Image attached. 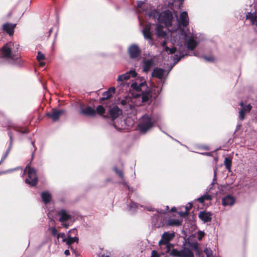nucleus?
<instances>
[{"label":"nucleus","mask_w":257,"mask_h":257,"mask_svg":"<svg viewBox=\"0 0 257 257\" xmlns=\"http://www.w3.org/2000/svg\"><path fill=\"white\" fill-rule=\"evenodd\" d=\"M58 215L60 216L59 220L61 223L62 225L66 228H68L69 224L67 222L71 219V215L65 209L60 210L58 212Z\"/></svg>","instance_id":"obj_9"},{"label":"nucleus","mask_w":257,"mask_h":257,"mask_svg":"<svg viewBox=\"0 0 257 257\" xmlns=\"http://www.w3.org/2000/svg\"><path fill=\"white\" fill-rule=\"evenodd\" d=\"M95 110L96 113H98L100 115H102L105 112V108L101 105H98L96 108V110Z\"/></svg>","instance_id":"obj_33"},{"label":"nucleus","mask_w":257,"mask_h":257,"mask_svg":"<svg viewBox=\"0 0 257 257\" xmlns=\"http://www.w3.org/2000/svg\"><path fill=\"white\" fill-rule=\"evenodd\" d=\"M156 211H157V212H158V213H165V212H164V211H162V210H161L160 211H159V210H156Z\"/></svg>","instance_id":"obj_52"},{"label":"nucleus","mask_w":257,"mask_h":257,"mask_svg":"<svg viewBox=\"0 0 257 257\" xmlns=\"http://www.w3.org/2000/svg\"><path fill=\"white\" fill-rule=\"evenodd\" d=\"M111 96L112 95L110 94V93H109V91H106L103 93L101 100L107 99L110 98Z\"/></svg>","instance_id":"obj_35"},{"label":"nucleus","mask_w":257,"mask_h":257,"mask_svg":"<svg viewBox=\"0 0 257 257\" xmlns=\"http://www.w3.org/2000/svg\"><path fill=\"white\" fill-rule=\"evenodd\" d=\"M114 170L116 174H117L119 177H120L122 180H124V176H123V172L121 170H118L117 168L115 167L114 168Z\"/></svg>","instance_id":"obj_34"},{"label":"nucleus","mask_w":257,"mask_h":257,"mask_svg":"<svg viewBox=\"0 0 257 257\" xmlns=\"http://www.w3.org/2000/svg\"><path fill=\"white\" fill-rule=\"evenodd\" d=\"M198 217L204 223L210 222L212 219V213L210 212L202 211L200 212Z\"/></svg>","instance_id":"obj_18"},{"label":"nucleus","mask_w":257,"mask_h":257,"mask_svg":"<svg viewBox=\"0 0 257 257\" xmlns=\"http://www.w3.org/2000/svg\"><path fill=\"white\" fill-rule=\"evenodd\" d=\"M144 4V3L142 1H138L137 6H138V19L140 21V24H142V21H143V17H145V19L147 21H149L148 17H146L147 14L150 13V12H148L144 7L142 8V6Z\"/></svg>","instance_id":"obj_10"},{"label":"nucleus","mask_w":257,"mask_h":257,"mask_svg":"<svg viewBox=\"0 0 257 257\" xmlns=\"http://www.w3.org/2000/svg\"><path fill=\"white\" fill-rule=\"evenodd\" d=\"M154 63L152 59H148L144 62L143 70L145 72H149L151 69L154 66Z\"/></svg>","instance_id":"obj_23"},{"label":"nucleus","mask_w":257,"mask_h":257,"mask_svg":"<svg viewBox=\"0 0 257 257\" xmlns=\"http://www.w3.org/2000/svg\"><path fill=\"white\" fill-rule=\"evenodd\" d=\"M204 154L206 155H209V153H205Z\"/></svg>","instance_id":"obj_55"},{"label":"nucleus","mask_w":257,"mask_h":257,"mask_svg":"<svg viewBox=\"0 0 257 257\" xmlns=\"http://www.w3.org/2000/svg\"><path fill=\"white\" fill-rule=\"evenodd\" d=\"M235 201V198L234 197L228 195L222 198V204L224 206H231L234 204Z\"/></svg>","instance_id":"obj_20"},{"label":"nucleus","mask_w":257,"mask_h":257,"mask_svg":"<svg viewBox=\"0 0 257 257\" xmlns=\"http://www.w3.org/2000/svg\"><path fill=\"white\" fill-rule=\"evenodd\" d=\"M45 58V55L41 52H39L38 53L37 59L38 61H40L41 60H44Z\"/></svg>","instance_id":"obj_38"},{"label":"nucleus","mask_w":257,"mask_h":257,"mask_svg":"<svg viewBox=\"0 0 257 257\" xmlns=\"http://www.w3.org/2000/svg\"><path fill=\"white\" fill-rule=\"evenodd\" d=\"M171 226H179L181 225V222L177 219H170L168 222Z\"/></svg>","instance_id":"obj_32"},{"label":"nucleus","mask_w":257,"mask_h":257,"mask_svg":"<svg viewBox=\"0 0 257 257\" xmlns=\"http://www.w3.org/2000/svg\"><path fill=\"white\" fill-rule=\"evenodd\" d=\"M0 57L14 63L20 57V45L16 42H9L0 49Z\"/></svg>","instance_id":"obj_4"},{"label":"nucleus","mask_w":257,"mask_h":257,"mask_svg":"<svg viewBox=\"0 0 257 257\" xmlns=\"http://www.w3.org/2000/svg\"><path fill=\"white\" fill-rule=\"evenodd\" d=\"M27 170H28V178L25 180V182L31 186H34L37 184L38 181L36 170L33 168L27 166L24 173H26Z\"/></svg>","instance_id":"obj_8"},{"label":"nucleus","mask_w":257,"mask_h":257,"mask_svg":"<svg viewBox=\"0 0 257 257\" xmlns=\"http://www.w3.org/2000/svg\"><path fill=\"white\" fill-rule=\"evenodd\" d=\"M174 209H175V208H172V210H174Z\"/></svg>","instance_id":"obj_59"},{"label":"nucleus","mask_w":257,"mask_h":257,"mask_svg":"<svg viewBox=\"0 0 257 257\" xmlns=\"http://www.w3.org/2000/svg\"><path fill=\"white\" fill-rule=\"evenodd\" d=\"M204 235V233L202 231H199L198 232L197 238L199 240H201Z\"/></svg>","instance_id":"obj_40"},{"label":"nucleus","mask_w":257,"mask_h":257,"mask_svg":"<svg viewBox=\"0 0 257 257\" xmlns=\"http://www.w3.org/2000/svg\"><path fill=\"white\" fill-rule=\"evenodd\" d=\"M211 199L212 196L210 195L205 194L199 197L198 198V200L200 203H202L204 202L205 200H210Z\"/></svg>","instance_id":"obj_29"},{"label":"nucleus","mask_w":257,"mask_h":257,"mask_svg":"<svg viewBox=\"0 0 257 257\" xmlns=\"http://www.w3.org/2000/svg\"><path fill=\"white\" fill-rule=\"evenodd\" d=\"M126 185L127 188H128V189L130 191L132 190V189H131L130 187L127 185L126 184Z\"/></svg>","instance_id":"obj_53"},{"label":"nucleus","mask_w":257,"mask_h":257,"mask_svg":"<svg viewBox=\"0 0 257 257\" xmlns=\"http://www.w3.org/2000/svg\"><path fill=\"white\" fill-rule=\"evenodd\" d=\"M175 236L174 232H166L162 235L161 239L159 242V246L162 248L165 246L166 250V252L170 251V255L175 257H194V255L192 251L187 246V244H185L184 246L180 249L177 248H173L171 250V247L173 246L169 243Z\"/></svg>","instance_id":"obj_3"},{"label":"nucleus","mask_w":257,"mask_h":257,"mask_svg":"<svg viewBox=\"0 0 257 257\" xmlns=\"http://www.w3.org/2000/svg\"><path fill=\"white\" fill-rule=\"evenodd\" d=\"M115 90V88L113 87H110L107 91H109V92L110 93V94L112 95V94L114 93Z\"/></svg>","instance_id":"obj_42"},{"label":"nucleus","mask_w":257,"mask_h":257,"mask_svg":"<svg viewBox=\"0 0 257 257\" xmlns=\"http://www.w3.org/2000/svg\"><path fill=\"white\" fill-rule=\"evenodd\" d=\"M149 21L154 20L155 22L164 24L170 32L171 42L174 46L170 49L166 46L165 41L162 43V46L164 47V50L170 54H175L173 56V60L175 63H177L185 56L194 55L197 56L194 52H192L191 54L188 52V50L193 51L197 46V42L194 40L193 35L187 34L183 29H174L172 26L173 16L172 12L169 10L165 11L159 13L156 10H153L147 14Z\"/></svg>","instance_id":"obj_1"},{"label":"nucleus","mask_w":257,"mask_h":257,"mask_svg":"<svg viewBox=\"0 0 257 257\" xmlns=\"http://www.w3.org/2000/svg\"><path fill=\"white\" fill-rule=\"evenodd\" d=\"M241 107L239 113V119L242 121L245 118V115L248 113L252 109V106L250 104H244L243 101H240L239 103Z\"/></svg>","instance_id":"obj_12"},{"label":"nucleus","mask_w":257,"mask_h":257,"mask_svg":"<svg viewBox=\"0 0 257 257\" xmlns=\"http://www.w3.org/2000/svg\"><path fill=\"white\" fill-rule=\"evenodd\" d=\"M65 113L63 109H52L51 112L47 113L46 115L50 117L53 121H55L59 119L60 116Z\"/></svg>","instance_id":"obj_14"},{"label":"nucleus","mask_w":257,"mask_h":257,"mask_svg":"<svg viewBox=\"0 0 257 257\" xmlns=\"http://www.w3.org/2000/svg\"><path fill=\"white\" fill-rule=\"evenodd\" d=\"M76 233V230L75 228L72 229L69 231L68 236H70L72 234H75Z\"/></svg>","instance_id":"obj_41"},{"label":"nucleus","mask_w":257,"mask_h":257,"mask_svg":"<svg viewBox=\"0 0 257 257\" xmlns=\"http://www.w3.org/2000/svg\"><path fill=\"white\" fill-rule=\"evenodd\" d=\"M49 229L51 231V234L53 236L57 237L58 236V234L59 233H58L57 230L55 227L53 226L52 227H50Z\"/></svg>","instance_id":"obj_36"},{"label":"nucleus","mask_w":257,"mask_h":257,"mask_svg":"<svg viewBox=\"0 0 257 257\" xmlns=\"http://www.w3.org/2000/svg\"><path fill=\"white\" fill-rule=\"evenodd\" d=\"M185 213H180V215L182 216L183 214H184Z\"/></svg>","instance_id":"obj_56"},{"label":"nucleus","mask_w":257,"mask_h":257,"mask_svg":"<svg viewBox=\"0 0 257 257\" xmlns=\"http://www.w3.org/2000/svg\"><path fill=\"white\" fill-rule=\"evenodd\" d=\"M64 253L66 255H68L70 254V251L68 249H66L65 250Z\"/></svg>","instance_id":"obj_48"},{"label":"nucleus","mask_w":257,"mask_h":257,"mask_svg":"<svg viewBox=\"0 0 257 257\" xmlns=\"http://www.w3.org/2000/svg\"><path fill=\"white\" fill-rule=\"evenodd\" d=\"M16 26V24H15L6 23L3 24L2 28L3 31L9 34L10 36H12L14 33V29Z\"/></svg>","instance_id":"obj_19"},{"label":"nucleus","mask_w":257,"mask_h":257,"mask_svg":"<svg viewBox=\"0 0 257 257\" xmlns=\"http://www.w3.org/2000/svg\"><path fill=\"white\" fill-rule=\"evenodd\" d=\"M80 114L89 116L93 117L96 115V110L91 106L86 105L84 107H81L80 108Z\"/></svg>","instance_id":"obj_13"},{"label":"nucleus","mask_w":257,"mask_h":257,"mask_svg":"<svg viewBox=\"0 0 257 257\" xmlns=\"http://www.w3.org/2000/svg\"><path fill=\"white\" fill-rule=\"evenodd\" d=\"M17 169H18V168H15V169H10V170L6 171V172H7V173L11 172L12 171H14L17 170Z\"/></svg>","instance_id":"obj_49"},{"label":"nucleus","mask_w":257,"mask_h":257,"mask_svg":"<svg viewBox=\"0 0 257 257\" xmlns=\"http://www.w3.org/2000/svg\"><path fill=\"white\" fill-rule=\"evenodd\" d=\"M204 58L207 61H212L214 59L213 57H204Z\"/></svg>","instance_id":"obj_46"},{"label":"nucleus","mask_w":257,"mask_h":257,"mask_svg":"<svg viewBox=\"0 0 257 257\" xmlns=\"http://www.w3.org/2000/svg\"><path fill=\"white\" fill-rule=\"evenodd\" d=\"M161 253H159L156 250H153L151 252V257H160Z\"/></svg>","instance_id":"obj_39"},{"label":"nucleus","mask_w":257,"mask_h":257,"mask_svg":"<svg viewBox=\"0 0 257 257\" xmlns=\"http://www.w3.org/2000/svg\"><path fill=\"white\" fill-rule=\"evenodd\" d=\"M155 121L148 114L144 115L140 119L138 126L141 132L145 133L149 130L151 128Z\"/></svg>","instance_id":"obj_7"},{"label":"nucleus","mask_w":257,"mask_h":257,"mask_svg":"<svg viewBox=\"0 0 257 257\" xmlns=\"http://www.w3.org/2000/svg\"><path fill=\"white\" fill-rule=\"evenodd\" d=\"M127 51L130 58L134 59H139L141 54V49L135 44L130 45L128 48Z\"/></svg>","instance_id":"obj_11"},{"label":"nucleus","mask_w":257,"mask_h":257,"mask_svg":"<svg viewBox=\"0 0 257 257\" xmlns=\"http://www.w3.org/2000/svg\"><path fill=\"white\" fill-rule=\"evenodd\" d=\"M164 73V69L158 67L155 68L153 71L152 76L159 79L158 85L157 86L156 85L154 84L153 86L152 89L155 94H158L162 91L163 85L164 83V81L163 80Z\"/></svg>","instance_id":"obj_5"},{"label":"nucleus","mask_w":257,"mask_h":257,"mask_svg":"<svg viewBox=\"0 0 257 257\" xmlns=\"http://www.w3.org/2000/svg\"><path fill=\"white\" fill-rule=\"evenodd\" d=\"M151 22H149V24H147L143 30V34L145 38L150 41L152 40V35L150 31Z\"/></svg>","instance_id":"obj_21"},{"label":"nucleus","mask_w":257,"mask_h":257,"mask_svg":"<svg viewBox=\"0 0 257 257\" xmlns=\"http://www.w3.org/2000/svg\"><path fill=\"white\" fill-rule=\"evenodd\" d=\"M224 164L226 169L229 171H230L232 164L231 160L229 158H225L224 159Z\"/></svg>","instance_id":"obj_31"},{"label":"nucleus","mask_w":257,"mask_h":257,"mask_svg":"<svg viewBox=\"0 0 257 257\" xmlns=\"http://www.w3.org/2000/svg\"><path fill=\"white\" fill-rule=\"evenodd\" d=\"M189 24V17L188 14L186 12L184 11L180 13L179 18H177V24L174 26V29H183L185 30V32L187 33V34H190V35H193L194 36V40L197 42V44L198 42L195 40L196 38V36L194 34L190 33L188 30H185V28H182L181 26L184 28L186 27Z\"/></svg>","instance_id":"obj_6"},{"label":"nucleus","mask_w":257,"mask_h":257,"mask_svg":"<svg viewBox=\"0 0 257 257\" xmlns=\"http://www.w3.org/2000/svg\"><path fill=\"white\" fill-rule=\"evenodd\" d=\"M78 238L77 237H72L71 236H68V237L66 239L65 241L68 245H70L74 242H78Z\"/></svg>","instance_id":"obj_30"},{"label":"nucleus","mask_w":257,"mask_h":257,"mask_svg":"<svg viewBox=\"0 0 257 257\" xmlns=\"http://www.w3.org/2000/svg\"><path fill=\"white\" fill-rule=\"evenodd\" d=\"M137 75V72L134 70H131L124 74L119 75L117 77V81L118 82H121L123 80H128L131 77H136Z\"/></svg>","instance_id":"obj_17"},{"label":"nucleus","mask_w":257,"mask_h":257,"mask_svg":"<svg viewBox=\"0 0 257 257\" xmlns=\"http://www.w3.org/2000/svg\"><path fill=\"white\" fill-rule=\"evenodd\" d=\"M41 198L43 202L47 204L51 200V195L48 191H45L41 193Z\"/></svg>","instance_id":"obj_27"},{"label":"nucleus","mask_w":257,"mask_h":257,"mask_svg":"<svg viewBox=\"0 0 257 257\" xmlns=\"http://www.w3.org/2000/svg\"><path fill=\"white\" fill-rule=\"evenodd\" d=\"M51 32H52V29H51L50 30V33H51Z\"/></svg>","instance_id":"obj_57"},{"label":"nucleus","mask_w":257,"mask_h":257,"mask_svg":"<svg viewBox=\"0 0 257 257\" xmlns=\"http://www.w3.org/2000/svg\"><path fill=\"white\" fill-rule=\"evenodd\" d=\"M61 238L63 242H65L66 240V235L64 233H59L57 237V241L59 242V239Z\"/></svg>","instance_id":"obj_37"},{"label":"nucleus","mask_w":257,"mask_h":257,"mask_svg":"<svg viewBox=\"0 0 257 257\" xmlns=\"http://www.w3.org/2000/svg\"><path fill=\"white\" fill-rule=\"evenodd\" d=\"M7 126L8 128L13 127L16 130L17 132L21 133L22 134H27L28 133V131L26 128H23L20 127H18L11 121H9L8 122V124H7Z\"/></svg>","instance_id":"obj_22"},{"label":"nucleus","mask_w":257,"mask_h":257,"mask_svg":"<svg viewBox=\"0 0 257 257\" xmlns=\"http://www.w3.org/2000/svg\"><path fill=\"white\" fill-rule=\"evenodd\" d=\"M161 249V254H164L165 253H168V252H166L165 250H166L165 246H163V247L162 248H161L160 246Z\"/></svg>","instance_id":"obj_43"},{"label":"nucleus","mask_w":257,"mask_h":257,"mask_svg":"<svg viewBox=\"0 0 257 257\" xmlns=\"http://www.w3.org/2000/svg\"><path fill=\"white\" fill-rule=\"evenodd\" d=\"M101 257H109V256L108 255H102Z\"/></svg>","instance_id":"obj_54"},{"label":"nucleus","mask_w":257,"mask_h":257,"mask_svg":"<svg viewBox=\"0 0 257 257\" xmlns=\"http://www.w3.org/2000/svg\"><path fill=\"white\" fill-rule=\"evenodd\" d=\"M31 143H32V145H33V146L34 147V150H33V151L32 152V158L33 159V158L34 157V152L36 150V148L34 146V142H32Z\"/></svg>","instance_id":"obj_44"},{"label":"nucleus","mask_w":257,"mask_h":257,"mask_svg":"<svg viewBox=\"0 0 257 257\" xmlns=\"http://www.w3.org/2000/svg\"><path fill=\"white\" fill-rule=\"evenodd\" d=\"M139 206L137 203L131 200V202L128 205V211L131 213H134L137 210Z\"/></svg>","instance_id":"obj_28"},{"label":"nucleus","mask_w":257,"mask_h":257,"mask_svg":"<svg viewBox=\"0 0 257 257\" xmlns=\"http://www.w3.org/2000/svg\"><path fill=\"white\" fill-rule=\"evenodd\" d=\"M193 247L195 250L196 254L198 257H212V250L209 248L206 247L203 252H200L197 244H195Z\"/></svg>","instance_id":"obj_15"},{"label":"nucleus","mask_w":257,"mask_h":257,"mask_svg":"<svg viewBox=\"0 0 257 257\" xmlns=\"http://www.w3.org/2000/svg\"><path fill=\"white\" fill-rule=\"evenodd\" d=\"M40 62V66H41V67H43L45 65V63L43 62H41V61H39Z\"/></svg>","instance_id":"obj_51"},{"label":"nucleus","mask_w":257,"mask_h":257,"mask_svg":"<svg viewBox=\"0 0 257 257\" xmlns=\"http://www.w3.org/2000/svg\"><path fill=\"white\" fill-rule=\"evenodd\" d=\"M246 19L249 20L252 25L256 27L254 28V31L257 33V11H255L253 13L248 12L246 14Z\"/></svg>","instance_id":"obj_16"},{"label":"nucleus","mask_w":257,"mask_h":257,"mask_svg":"<svg viewBox=\"0 0 257 257\" xmlns=\"http://www.w3.org/2000/svg\"><path fill=\"white\" fill-rule=\"evenodd\" d=\"M156 32L157 35L159 37L165 38L166 36V33L163 31V28L159 24L156 25Z\"/></svg>","instance_id":"obj_26"},{"label":"nucleus","mask_w":257,"mask_h":257,"mask_svg":"<svg viewBox=\"0 0 257 257\" xmlns=\"http://www.w3.org/2000/svg\"><path fill=\"white\" fill-rule=\"evenodd\" d=\"M148 211H154L155 209L151 206H147L145 208Z\"/></svg>","instance_id":"obj_45"},{"label":"nucleus","mask_w":257,"mask_h":257,"mask_svg":"<svg viewBox=\"0 0 257 257\" xmlns=\"http://www.w3.org/2000/svg\"><path fill=\"white\" fill-rule=\"evenodd\" d=\"M121 113V110L117 106H114L109 110V115L112 119H115Z\"/></svg>","instance_id":"obj_24"},{"label":"nucleus","mask_w":257,"mask_h":257,"mask_svg":"<svg viewBox=\"0 0 257 257\" xmlns=\"http://www.w3.org/2000/svg\"><path fill=\"white\" fill-rule=\"evenodd\" d=\"M191 207H192V204H190L189 208L188 207H186V213H187L188 211V210L191 208Z\"/></svg>","instance_id":"obj_50"},{"label":"nucleus","mask_w":257,"mask_h":257,"mask_svg":"<svg viewBox=\"0 0 257 257\" xmlns=\"http://www.w3.org/2000/svg\"><path fill=\"white\" fill-rule=\"evenodd\" d=\"M131 88L136 91V93H133L131 96L125 97L120 100L119 104L122 109L127 114H136L135 106L141 105L144 102H148L152 96L150 89L146 90L147 85L146 81L141 82L137 80L132 83Z\"/></svg>","instance_id":"obj_2"},{"label":"nucleus","mask_w":257,"mask_h":257,"mask_svg":"<svg viewBox=\"0 0 257 257\" xmlns=\"http://www.w3.org/2000/svg\"><path fill=\"white\" fill-rule=\"evenodd\" d=\"M8 135L10 137V144H9V148L8 149V150H7L5 155L3 157L1 162H0V163H1L2 162H3L5 159L7 157V156H8L11 149H12V145H13V136H12V134L11 133V132H8Z\"/></svg>","instance_id":"obj_25"},{"label":"nucleus","mask_w":257,"mask_h":257,"mask_svg":"<svg viewBox=\"0 0 257 257\" xmlns=\"http://www.w3.org/2000/svg\"><path fill=\"white\" fill-rule=\"evenodd\" d=\"M216 173L215 171H214V179H213L212 183H211L212 185H213L215 183V179H216Z\"/></svg>","instance_id":"obj_47"},{"label":"nucleus","mask_w":257,"mask_h":257,"mask_svg":"<svg viewBox=\"0 0 257 257\" xmlns=\"http://www.w3.org/2000/svg\"><path fill=\"white\" fill-rule=\"evenodd\" d=\"M174 209H175V208H172V210H174Z\"/></svg>","instance_id":"obj_58"}]
</instances>
